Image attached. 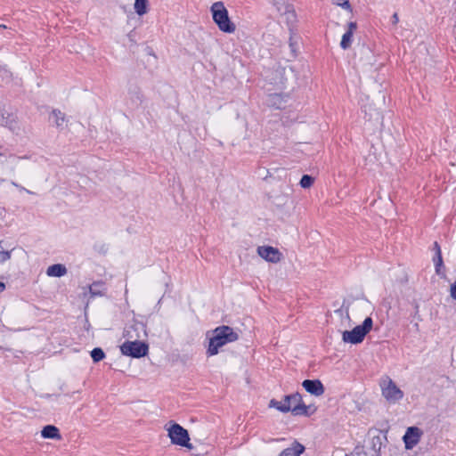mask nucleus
Masks as SVG:
<instances>
[{
	"mask_svg": "<svg viewBox=\"0 0 456 456\" xmlns=\"http://www.w3.org/2000/svg\"><path fill=\"white\" fill-rule=\"evenodd\" d=\"M28 159L27 155L17 156L0 146V172L4 175L23 174L26 169L23 162Z\"/></svg>",
	"mask_w": 456,
	"mask_h": 456,
	"instance_id": "obj_1",
	"label": "nucleus"
},
{
	"mask_svg": "<svg viewBox=\"0 0 456 456\" xmlns=\"http://www.w3.org/2000/svg\"><path fill=\"white\" fill-rule=\"evenodd\" d=\"M238 338L239 335L230 326L217 327L214 330V336L209 339L207 354L210 356L216 355L220 347Z\"/></svg>",
	"mask_w": 456,
	"mask_h": 456,
	"instance_id": "obj_2",
	"label": "nucleus"
},
{
	"mask_svg": "<svg viewBox=\"0 0 456 456\" xmlns=\"http://www.w3.org/2000/svg\"><path fill=\"white\" fill-rule=\"evenodd\" d=\"M210 11L214 22L221 31L231 34L236 30V26L231 20L228 11L223 2L214 3Z\"/></svg>",
	"mask_w": 456,
	"mask_h": 456,
	"instance_id": "obj_3",
	"label": "nucleus"
},
{
	"mask_svg": "<svg viewBox=\"0 0 456 456\" xmlns=\"http://www.w3.org/2000/svg\"><path fill=\"white\" fill-rule=\"evenodd\" d=\"M372 319L370 317L365 318L362 325L354 327L352 330H345L342 334V339L346 343L359 344L365 336L370 331L372 328Z\"/></svg>",
	"mask_w": 456,
	"mask_h": 456,
	"instance_id": "obj_4",
	"label": "nucleus"
},
{
	"mask_svg": "<svg viewBox=\"0 0 456 456\" xmlns=\"http://www.w3.org/2000/svg\"><path fill=\"white\" fill-rule=\"evenodd\" d=\"M379 386L381 388L382 395L389 403H395L400 401L404 395L403 392L388 376L381 379Z\"/></svg>",
	"mask_w": 456,
	"mask_h": 456,
	"instance_id": "obj_5",
	"label": "nucleus"
},
{
	"mask_svg": "<svg viewBox=\"0 0 456 456\" xmlns=\"http://www.w3.org/2000/svg\"><path fill=\"white\" fill-rule=\"evenodd\" d=\"M168 436L171 443L176 445L185 447L189 450L193 446L190 444V436L188 431L177 423H173L167 429Z\"/></svg>",
	"mask_w": 456,
	"mask_h": 456,
	"instance_id": "obj_6",
	"label": "nucleus"
},
{
	"mask_svg": "<svg viewBox=\"0 0 456 456\" xmlns=\"http://www.w3.org/2000/svg\"><path fill=\"white\" fill-rule=\"evenodd\" d=\"M121 353L124 355L133 358H141L148 354L149 346L146 343L134 339H128L120 346Z\"/></svg>",
	"mask_w": 456,
	"mask_h": 456,
	"instance_id": "obj_7",
	"label": "nucleus"
},
{
	"mask_svg": "<svg viewBox=\"0 0 456 456\" xmlns=\"http://www.w3.org/2000/svg\"><path fill=\"white\" fill-rule=\"evenodd\" d=\"M0 126L8 127L12 133L17 134L20 131L17 116L13 112L9 111L3 103H0Z\"/></svg>",
	"mask_w": 456,
	"mask_h": 456,
	"instance_id": "obj_8",
	"label": "nucleus"
},
{
	"mask_svg": "<svg viewBox=\"0 0 456 456\" xmlns=\"http://www.w3.org/2000/svg\"><path fill=\"white\" fill-rule=\"evenodd\" d=\"M146 335V325L138 321H133L132 323L126 326L124 331V337L127 339L136 340L145 337Z\"/></svg>",
	"mask_w": 456,
	"mask_h": 456,
	"instance_id": "obj_9",
	"label": "nucleus"
},
{
	"mask_svg": "<svg viewBox=\"0 0 456 456\" xmlns=\"http://www.w3.org/2000/svg\"><path fill=\"white\" fill-rule=\"evenodd\" d=\"M256 251L263 259L273 264L280 262L282 257L280 250L272 246H259Z\"/></svg>",
	"mask_w": 456,
	"mask_h": 456,
	"instance_id": "obj_10",
	"label": "nucleus"
},
{
	"mask_svg": "<svg viewBox=\"0 0 456 456\" xmlns=\"http://www.w3.org/2000/svg\"><path fill=\"white\" fill-rule=\"evenodd\" d=\"M423 432L417 427H410L407 428L403 440L405 444V449L411 450L417 445L420 440Z\"/></svg>",
	"mask_w": 456,
	"mask_h": 456,
	"instance_id": "obj_11",
	"label": "nucleus"
},
{
	"mask_svg": "<svg viewBox=\"0 0 456 456\" xmlns=\"http://www.w3.org/2000/svg\"><path fill=\"white\" fill-rule=\"evenodd\" d=\"M302 386L308 393L315 396L322 395L325 391L322 383L319 379H305Z\"/></svg>",
	"mask_w": 456,
	"mask_h": 456,
	"instance_id": "obj_12",
	"label": "nucleus"
},
{
	"mask_svg": "<svg viewBox=\"0 0 456 456\" xmlns=\"http://www.w3.org/2000/svg\"><path fill=\"white\" fill-rule=\"evenodd\" d=\"M287 98H288L287 94H276V93L270 94L267 96L266 104L269 107H272V108H274L277 110H281L286 107Z\"/></svg>",
	"mask_w": 456,
	"mask_h": 456,
	"instance_id": "obj_13",
	"label": "nucleus"
},
{
	"mask_svg": "<svg viewBox=\"0 0 456 456\" xmlns=\"http://www.w3.org/2000/svg\"><path fill=\"white\" fill-rule=\"evenodd\" d=\"M281 14L286 16V21L289 28L291 27L294 28L295 23L297 22V14L295 9L289 2L284 4L281 9H276Z\"/></svg>",
	"mask_w": 456,
	"mask_h": 456,
	"instance_id": "obj_14",
	"label": "nucleus"
},
{
	"mask_svg": "<svg viewBox=\"0 0 456 456\" xmlns=\"http://www.w3.org/2000/svg\"><path fill=\"white\" fill-rule=\"evenodd\" d=\"M384 442H387V436L381 435L380 433L374 436L370 441V450L372 451L371 456H381L380 451L384 445Z\"/></svg>",
	"mask_w": 456,
	"mask_h": 456,
	"instance_id": "obj_15",
	"label": "nucleus"
},
{
	"mask_svg": "<svg viewBox=\"0 0 456 456\" xmlns=\"http://www.w3.org/2000/svg\"><path fill=\"white\" fill-rule=\"evenodd\" d=\"M288 71H291V69H287L286 67H278L273 72L274 77L270 78L271 84L282 86L287 80L286 75Z\"/></svg>",
	"mask_w": 456,
	"mask_h": 456,
	"instance_id": "obj_16",
	"label": "nucleus"
},
{
	"mask_svg": "<svg viewBox=\"0 0 456 456\" xmlns=\"http://www.w3.org/2000/svg\"><path fill=\"white\" fill-rule=\"evenodd\" d=\"M364 112H365V118L366 120L370 122H373L376 125H382L383 123V117L379 110L376 109H371L370 107L369 110L367 109V106H364Z\"/></svg>",
	"mask_w": 456,
	"mask_h": 456,
	"instance_id": "obj_17",
	"label": "nucleus"
},
{
	"mask_svg": "<svg viewBox=\"0 0 456 456\" xmlns=\"http://www.w3.org/2000/svg\"><path fill=\"white\" fill-rule=\"evenodd\" d=\"M41 436L44 438H50V439H61V436L60 434V430L57 427L53 425H46L43 428L41 431Z\"/></svg>",
	"mask_w": 456,
	"mask_h": 456,
	"instance_id": "obj_18",
	"label": "nucleus"
},
{
	"mask_svg": "<svg viewBox=\"0 0 456 456\" xmlns=\"http://www.w3.org/2000/svg\"><path fill=\"white\" fill-rule=\"evenodd\" d=\"M305 451V447L295 441L289 448L284 449L279 456H299Z\"/></svg>",
	"mask_w": 456,
	"mask_h": 456,
	"instance_id": "obj_19",
	"label": "nucleus"
},
{
	"mask_svg": "<svg viewBox=\"0 0 456 456\" xmlns=\"http://www.w3.org/2000/svg\"><path fill=\"white\" fill-rule=\"evenodd\" d=\"M299 41H300L299 36L297 34L295 29L290 27L289 28V48H290L293 57L297 56V53L298 51V46H299Z\"/></svg>",
	"mask_w": 456,
	"mask_h": 456,
	"instance_id": "obj_20",
	"label": "nucleus"
},
{
	"mask_svg": "<svg viewBox=\"0 0 456 456\" xmlns=\"http://www.w3.org/2000/svg\"><path fill=\"white\" fill-rule=\"evenodd\" d=\"M292 412L295 416H310L311 413L309 412V406H306L303 399L301 398V401L299 403H297L294 405H291V410L289 411Z\"/></svg>",
	"mask_w": 456,
	"mask_h": 456,
	"instance_id": "obj_21",
	"label": "nucleus"
},
{
	"mask_svg": "<svg viewBox=\"0 0 456 456\" xmlns=\"http://www.w3.org/2000/svg\"><path fill=\"white\" fill-rule=\"evenodd\" d=\"M66 273L67 268L61 264L52 265L46 270L47 275L52 277H61L66 274Z\"/></svg>",
	"mask_w": 456,
	"mask_h": 456,
	"instance_id": "obj_22",
	"label": "nucleus"
},
{
	"mask_svg": "<svg viewBox=\"0 0 456 456\" xmlns=\"http://www.w3.org/2000/svg\"><path fill=\"white\" fill-rule=\"evenodd\" d=\"M50 118L53 119L54 125L58 128H62L66 122V115L60 110H53L50 115Z\"/></svg>",
	"mask_w": 456,
	"mask_h": 456,
	"instance_id": "obj_23",
	"label": "nucleus"
},
{
	"mask_svg": "<svg viewBox=\"0 0 456 456\" xmlns=\"http://www.w3.org/2000/svg\"><path fill=\"white\" fill-rule=\"evenodd\" d=\"M107 290L105 283L102 281L93 282L89 287L92 296H103Z\"/></svg>",
	"mask_w": 456,
	"mask_h": 456,
	"instance_id": "obj_24",
	"label": "nucleus"
},
{
	"mask_svg": "<svg viewBox=\"0 0 456 456\" xmlns=\"http://www.w3.org/2000/svg\"><path fill=\"white\" fill-rule=\"evenodd\" d=\"M269 407L275 408L281 412H289L291 410V404H286L285 402L272 399L269 403Z\"/></svg>",
	"mask_w": 456,
	"mask_h": 456,
	"instance_id": "obj_25",
	"label": "nucleus"
},
{
	"mask_svg": "<svg viewBox=\"0 0 456 456\" xmlns=\"http://www.w3.org/2000/svg\"><path fill=\"white\" fill-rule=\"evenodd\" d=\"M134 11L135 12L142 16L148 12V1L147 0H135L134 1Z\"/></svg>",
	"mask_w": 456,
	"mask_h": 456,
	"instance_id": "obj_26",
	"label": "nucleus"
},
{
	"mask_svg": "<svg viewBox=\"0 0 456 456\" xmlns=\"http://www.w3.org/2000/svg\"><path fill=\"white\" fill-rule=\"evenodd\" d=\"M129 94H130L131 100L135 104L138 105L142 102L143 95L142 94V91L139 88L136 87L134 90H130Z\"/></svg>",
	"mask_w": 456,
	"mask_h": 456,
	"instance_id": "obj_27",
	"label": "nucleus"
},
{
	"mask_svg": "<svg viewBox=\"0 0 456 456\" xmlns=\"http://www.w3.org/2000/svg\"><path fill=\"white\" fill-rule=\"evenodd\" d=\"M91 357L94 362H98L104 359L105 354L100 347H95L91 351Z\"/></svg>",
	"mask_w": 456,
	"mask_h": 456,
	"instance_id": "obj_28",
	"label": "nucleus"
},
{
	"mask_svg": "<svg viewBox=\"0 0 456 456\" xmlns=\"http://www.w3.org/2000/svg\"><path fill=\"white\" fill-rule=\"evenodd\" d=\"M302 395L299 393H295L284 396V402L286 404L294 405L301 401Z\"/></svg>",
	"mask_w": 456,
	"mask_h": 456,
	"instance_id": "obj_29",
	"label": "nucleus"
},
{
	"mask_svg": "<svg viewBox=\"0 0 456 456\" xmlns=\"http://www.w3.org/2000/svg\"><path fill=\"white\" fill-rule=\"evenodd\" d=\"M353 34L351 32H346L341 39L340 46L342 49L346 50L351 46L352 44Z\"/></svg>",
	"mask_w": 456,
	"mask_h": 456,
	"instance_id": "obj_30",
	"label": "nucleus"
},
{
	"mask_svg": "<svg viewBox=\"0 0 456 456\" xmlns=\"http://www.w3.org/2000/svg\"><path fill=\"white\" fill-rule=\"evenodd\" d=\"M314 182V179L313 176L308 175H304L302 176L299 183L302 188L306 189V188H310L313 185Z\"/></svg>",
	"mask_w": 456,
	"mask_h": 456,
	"instance_id": "obj_31",
	"label": "nucleus"
},
{
	"mask_svg": "<svg viewBox=\"0 0 456 456\" xmlns=\"http://www.w3.org/2000/svg\"><path fill=\"white\" fill-rule=\"evenodd\" d=\"M333 4L341 6L346 10L352 11L351 5L348 0H331Z\"/></svg>",
	"mask_w": 456,
	"mask_h": 456,
	"instance_id": "obj_32",
	"label": "nucleus"
},
{
	"mask_svg": "<svg viewBox=\"0 0 456 456\" xmlns=\"http://www.w3.org/2000/svg\"><path fill=\"white\" fill-rule=\"evenodd\" d=\"M360 53L365 55L369 61L368 63L371 64L370 61L373 59V55L370 48L362 46L360 49Z\"/></svg>",
	"mask_w": 456,
	"mask_h": 456,
	"instance_id": "obj_33",
	"label": "nucleus"
},
{
	"mask_svg": "<svg viewBox=\"0 0 456 456\" xmlns=\"http://www.w3.org/2000/svg\"><path fill=\"white\" fill-rule=\"evenodd\" d=\"M434 263H435V266H436V272L437 273H440V267L443 266L442 254L435 256Z\"/></svg>",
	"mask_w": 456,
	"mask_h": 456,
	"instance_id": "obj_34",
	"label": "nucleus"
},
{
	"mask_svg": "<svg viewBox=\"0 0 456 456\" xmlns=\"http://www.w3.org/2000/svg\"><path fill=\"white\" fill-rule=\"evenodd\" d=\"M11 258V251L0 250V264Z\"/></svg>",
	"mask_w": 456,
	"mask_h": 456,
	"instance_id": "obj_35",
	"label": "nucleus"
},
{
	"mask_svg": "<svg viewBox=\"0 0 456 456\" xmlns=\"http://www.w3.org/2000/svg\"><path fill=\"white\" fill-rule=\"evenodd\" d=\"M271 2L276 9H281L288 0H271Z\"/></svg>",
	"mask_w": 456,
	"mask_h": 456,
	"instance_id": "obj_36",
	"label": "nucleus"
},
{
	"mask_svg": "<svg viewBox=\"0 0 456 456\" xmlns=\"http://www.w3.org/2000/svg\"><path fill=\"white\" fill-rule=\"evenodd\" d=\"M347 27L348 28L346 32H351V34H354V30L357 28V24L356 22L351 21L348 23Z\"/></svg>",
	"mask_w": 456,
	"mask_h": 456,
	"instance_id": "obj_37",
	"label": "nucleus"
},
{
	"mask_svg": "<svg viewBox=\"0 0 456 456\" xmlns=\"http://www.w3.org/2000/svg\"><path fill=\"white\" fill-rule=\"evenodd\" d=\"M451 297L456 300V281L451 285L450 289Z\"/></svg>",
	"mask_w": 456,
	"mask_h": 456,
	"instance_id": "obj_38",
	"label": "nucleus"
},
{
	"mask_svg": "<svg viewBox=\"0 0 456 456\" xmlns=\"http://www.w3.org/2000/svg\"><path fill=\"white\" fill-rule=\"evenodd\" d=\"M12 184L13 186L17 187V188H18L19 190H20V191H26V192H27V193H28V194H33V192H32L31 191H29V190H28V189H26V188H24V187H22V186L19 185V184H18V183H16L15 182H12Z\"/></svg>",
	"mask_w": 456,
	"mask_h": 456,
	"instance_id": "obj_39",
	"label": "nucleus"
},
{
	"mask_svg": "<svg viewBox=\"0 0 456 456\" xmlns=\"http://www.w3.org/2000/svg\"><path fill=\"white\" fill-rule=\"evenodd\" d=\"M391 21H392V24L393 25H396L399 21V17H398V14L396 12H395L393 15H392V18H391Z\"/></svg>",
	"mask_w": 456,
	"mask_h": 456,
	"instance_id": "obj_40",
	"label": "nucleus"
},
{
	"mask_svg": "<svg viewBox=\"0 0 456 456\" xmlns=\"http://www.w3.org/2000/svg\"><path fill=\"white\" fill-rule=\"evenodd\" d=\"M434 249L436 250V256L439 255V254H442L441 253L440 246H439V244L436 241L434 243Z\"/></svg>",
	"mask_w": 456,
	"mask_h": 456,
	"instance_id": "obj_41",
	"label": "nucleus"
},
{
	"mask_svg": "<svg viewBox=\"0 0 456 456\" xmlns=\"http://www.w3.org/2000/svg\"><path fill=\"white\" fill-rule=\"evenodd\" d=\"M5 289V284L0 281V293Z\"/></svg>",
	"mask_w": 456,
	"mask_h": 456,
	"instance_id": "obj_42",
	"label": "nucleus"
},
{
	"mask_svg": "<svg viewBox=\"0 0 456 456\" xmlns=\"http://www.w3.org/2000/svg\"><path fill=\"white\" fill-rule=\"evenodd\" d=\"M0 250H4V248L3 247V244H2V241H0Z\"/></svg>",
	"mask_w": 456,
	"mask_h": 456,
	"instance_id": "obj_43",
	"label": "nucleus"
},
{
	"mask_svg": "<svg viewBox=\"0 0 456 456\" xmlns=\"http://www.w3.org/2000/svg\"><path fill=\"white\" fill-rule=\"evenodd\" d=\"M0 28H6L7 27H6L5 25H4V24H1V25H0Z\"/></svg>",
	"mask_w": 456,
	"mask_h": 456,
	"instance_id": "obj_44",
	"label": "nucleus"
}]
</instances>
